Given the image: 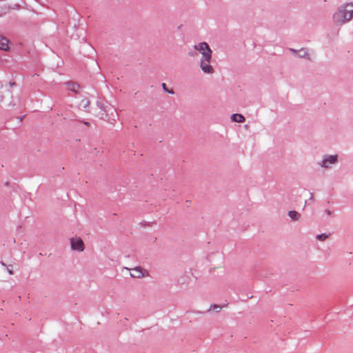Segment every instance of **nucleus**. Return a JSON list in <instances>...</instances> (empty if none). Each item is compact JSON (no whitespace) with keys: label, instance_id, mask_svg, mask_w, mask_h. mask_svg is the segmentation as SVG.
<instances>
[{"label":"nucleus","instance_id":"f257e3e1","mask_svg":"<svg viewBox=\"0 0 353 353\" xmlns=\"http://www.w3.org/2000/svg\"><path fill=\"white\" fill-rule=\"evenodd\" d=\"M353 16V4L347 3L336 12L333 19L336 23H343L351 19Z\"/></svg>","mask_w":353,"mask_h":353},{"label":"nucleus","instance_id":"f03ea898","mask_svg":"<svg viewBox=\"0 0 353 353\" xmlns=\"http://www.w3.org/2000/svg\"><path fill=\"white\" fill-rule=\"evenodd\" d=\"M194 48L201 54V59H204V60L212 59V51L207 43L201 42L194 45Z\"/></svg>","mask_w":353,"mask_h":353},{"label":"nucleus","instance_id":"7ed1b4c3","mask_svg":"<svg viewBox=\"0 0 353 353\" xmlns=\"http://www.w3.org/2000/svg\"><path fill=\"white\" fill-rule=\"evenodd\" d=\"M71 248L74 250L82 252L84 250V244L82 239L79 237H73L70 239Z\"/></svg>","mask_w":353,"mask_h":353},{"label":"nucleus","instance_id":"20e7f679","mask_svg":"<svg viewBox=\"0 0 353 353\" xmlns=\"http://www.w3.org/2000/svg\"><path fill=\"white\" fill-rule=\"evenodd\" d=\"M130 276L133 278H143L145 276H148L149 274L146 270L141 268V267H136L132 269V272L130 273Z\"/></svg>","mask_w":353,"mask_h":353},{"label":"nucleus","instance_id":"39448f33","mask_svg":"<svg viewBox=\"0 0 353 353\" xmlns=\"http://www.w3.org/2000/svg\"><path fill=\"white\" fill-rule=\"evenodd\" d=\"M211 59L204 60V59H201L200 61V67L203 72L207 74H212L214 72V69L212 67L210 63Z\"/></svg>","mask_w":353,"mask_h":353},{"label":"nucleus","instance_id":"423d86ee","mask_svg":"<svg viewBox=\"0 0 353 353\" xmlns=\"http://www.w3.org/2000/svg\"><path fill=\"white\" fill-rule=\"evenodd\" d=\"M337 161V156L336 155H331L327 157V158H325L321 165L323 167L328 168L330 164L335 163Z\"/></svg>","mask_w":353,"mask_h":353},{"label":"nucleus","instance_id":"0eeeda50","mask_svg":"<svg viewBox=\"0 0 353 353\" xmlns=\"http://www.w3.org/2000/svg\"><path fill=\"white\" fill-rule=\"evenodd\" d=\"M0 50L4 51L9 50V41L2 35H0Z\"/></svg>","mask_w":353,"mask_h":353},{"label":"nucleus","instance_id":"6e6552de","mask_svg":"<svg viewBox=\"0 0 353 353\" xmlns=\"http://www.w3.org/2000/svg\"><path fill=\"white\" fill-rule=\"evenodd\" d=\"M231 119L233 121L242 123L245 121V117L241 114H234L232 115Z\"/></svg>","mask_w":353,"mask_h":353},{"label":"nucleus","instance_id":"1a4fd4ad","mask_svg":"<svg viewBox=\"0 0 353 353\" xmlns=\"http://www.w3.org/2000/svg\"><path fill=\"white\" fill-rule=\"evenodd\" d=\"M68 88L74 92H77L79 90V85L74 82H68L67 83Z\"/></svg>","mask_w":353,"mask_h":353},{"label":"nucleus","instance_id":"9d476101","mask_svg":"<svg viewBox=\"0 0 353 353\" xmlns=\"http://www.w3.org/2000/svg\"><path fill=\"white\" fill-rule=\"evenodd\" d=\"M289 216L293 220H299L301 217V214L296 211H290L288 213Z\"/></svg>","mask_w":353,"mask_h":353},{"label":"nucleus","instance_id":"9b49d317","mask_svg":"<svg viewBox=\"0 0 353 353\" xmlns=\"http://www.w3.org/2000/svg\"><path fill=\"white\" fill-rule=\"evenodd\" d=\"M316 238L320 241H324L328 238V235H327L326 234H321L318 235Z\"/></svg>","mask_w":353,"mask_h":353},{"label":"nucleus","instance_id":"f8f14e48","mask_svg":"<svg viewBox=\"0 0 353 353\" xmlns=\"http://www.w3.org/2000/svg\"><path fill=\"white\" fill-rule=\"evenodd\" d=\"M90 104V102L87 99H83L81 102L80 105L83 106L84 108H87Z\"/></svg>","mask_w":353,"mask_h":353},{"label":"nucleus","instance_id":"ddd939ff","mask_svg":"<svg viewBox=\"0 0 353 353\" xmlns=\"http://www.w3.org/2000/svg\"><path fill=\"white\" fill-rule=\"evenodd\" d=\"M221 308L222 307H221L220 305H213L210 307V310H215L216 312H219L221 310Z\"/></svg>","mask_w":353,"mask_h":353},{"label":"nucleus","instance_id":"4468645a","mask_svg":"<svg viewBox=\"0 0 353 353\" xmlns=\"http://www.w3.org/2000/svg\"><path fill=\"white\" fill-rule=\"evenodd\" d=\"M162 87H163V90H164L165 91H166L167 92H169V93H170V94H174L173 90H168V88L166 87V84H165V83H163L162 84Z\"/></svg>","mask_w":353,"mask_h":353},{"label":"nucleus","instance_id":"2eb2a0df","mask_svg":"<svg viewBox=\"0 0 353 353\" xmlns=\"http://www.w3.org/2000/svg\"><path fill=\"white\" fill-rule=\"evenodd\" d=\"M325 212H326L328 215H330V214H331V212H330L329 210H325Z\"/></svg>","mask_w":353,"mask_h":353},{"label":"nucleus","instance_id":"dca6fc26","mask_svg":"<svg viewBox=\"0 0 353 353\" xmlns=\"http://www.w3.org/2000/svg\"><path fill=\"white\" fill-rule=\"evenodd\" d=\"M8 272L10 274H13V272L12 270H8Z\"/></svg>","mask_w":353,"mask_h":353},{"label":"nucleus","instance_id":"f3484780","mask_svg":"<svg viewBox=\"0 0 353 353\" xmlns=\"http://www.w3.org/2000/svg\"><path fill=\"white\" fill-rule=\"evenodd\" d=\"M305 55V52H303V53L299 54L300 57H304Z\"/></svg>","mask_w":353,"mask_h":353},{"label":"nucleus","instance_id":"a211bd4d","mask_svg":"<svg viewBox=\"0 0 353 353\" xmlns=\"http://www.w3.org/2000/svg\"><path fill=\"white\" fill-rule=\"evenodd\" d=\"M189 54L192 57H194L195 54L194 53L190 52Z\"/></svg>","mask_w":353,"mask_h":353},{"label":"nucleus","instance_id":"6ab92c4d","mask_svg":"<svg viewBox=\"0 0 353 353\" xmlns=\"http://www.w3.org/2000/svg\"><path fill=\"white\" fill-rule=\"evenodd\" d=\"M2 265H6V264L4 263H1Z\"/></svg>","mask_w":353,"mask_h":353}]
</instances>
